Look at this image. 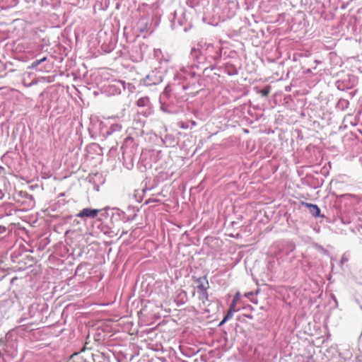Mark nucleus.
Wrapping results in <instances>:
<instances>
[{
	"label": "nucleus",
	"mask_w": 362,
	"mask_h": 362,
	"mask_svg": "<svg viewBox=\"0 0 362 362\" xmlns=\"http://www.w3.org/2000/svg\"><path fill=\"white\" fill-rule=\"evenodd\" d=\"M99 211H100V209H92L90 208H86V209H83L82 211H81L77 214V216L79 218H83V217L94 218L97 216V214L99 213Z\"/></svg>",
	"instance_id": "obj_1"
},
{
	"label": "nucleus",
	"mask_w": 362,
	"mask_h": 362,
	"mask_svg": "<svg viewBox=\"0 0 362 362\" xmlns=\"http://www.w3.org/2000/svg\"><path fill=\"white\" fill-rule=\"evenodd\" d=\"M227 320H225V317L222 320V321L220 322V325H222L224 324Z\"/></svg>",
	"instance_id": "obj_6"
},
{
	"label": "nucleus",
	"mask_w": 362,
	"mask_h": 362,
	"mask_svg": "<svg viewBox=\"0 0 362 362\" xmlns=\"http://www.w3.org/2000/svg\"><path fill=\"white\" fill-rule=\"evenodd\" d=\"M307 206L313 209V211L316 216H319V214L320 213V210L317 205L312 204H308Z\"/></svg>",
	"instance_id": "obj_3"
},
{
	"label": "nucleus",
	"mask_w": 362,
	"mask_h": 362,
	"mask_svg": "<svg viewBox=\"0 0 362 362\" xmlns=\"http://www.w3.org/2000/svg\"><path fill=\"white\" fill-rule=\"evenodd\" d=\"M234 308H235V303H232L229 311L228 312L227 315L225 316V320H228L233 317L234 311H235Z\"/></svg>",
	"instance_id": "obj_2"
},
{
	"label": "nucleus",
	"mask_w": 362,
	"mask_h": 362,
	"mask_svg": "<svg viewBox=\"0 0 362 362\" xmlns=\"http://www.w3.org/2000/svg\"><path fill=\"white\" fill-rule=\"evenodd\" d=\"M46 60V57H44L42 58V59H40V60H37L35 62H34L29 67L30 69H35V67H37L40 63H42V62L45 61Z\"/></svg>",
	"instance_id": "obj_4"
},
{
	"label": "nucleus",
	"mask_w": 362,
	"mask_h": 362,
	"mask_svg": "<svg viewBox=\"0 0 362 362\" xmlns=\"http://www.w3.org/2000/svg\"><path fill=\"white\" fill-rule=\"evenodd\" d=\"M238 297H239V294L237 293L233 303H235V304L236 303V300L238 299Z\"/></svg>",
	"instance_id": "obj_5"
}]
</instances>
